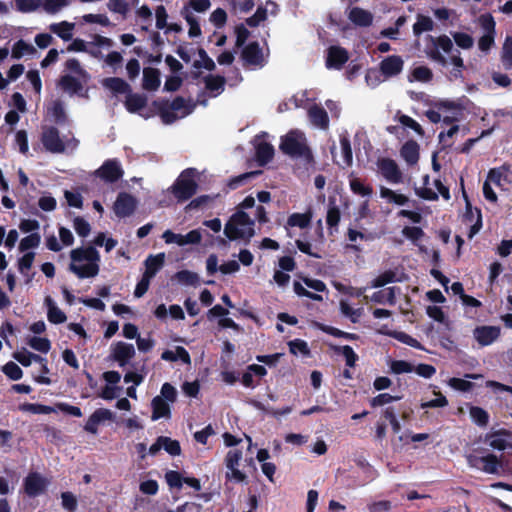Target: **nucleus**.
I'll return each instance as SVG.
<instances>
[{
	"label": "nucleus",
	"mask_w": 512,
	"mask_h": 512,
	"mask_svg": "<svg viewBox=\"0 0 512 512\" xmlns=\"http://www.w3.org/2000/svg\"><path fill=\"white\" fill-rule=\"evenodd\" d=\"M70 258L69 271L78 278H93L98 275L100 254L94 246L73 249Z\"/></svg>",
	"instance_id": "f257e3e1"
},
{
	"label": "nucleus",
	"mask_w": 512,
	"mask_h": 512,
	"mask_svg": "<svg viewBox=\"0 0 512 512\" xmlns=\"http://www.w3.org/2000/svg\"><path fill=\"white\" fill-rule=\"evenodd\" d=\"M283 154L303 162L306 166L315 163L314 155L307 143L305 134L300 130H290L281 136L279 145Z\"/></svg>",
	"instance_id": "f03ea898"
},
{
	"label": "nucleus",
	"mask_w": 512,
	"mask_h": 512,
	"mask_svg": "<svg viewBox=\"0 0 512 512\" xmlns=\"http://www.w3.org/2000/svg\"><path fill=\"white\" fill-rule=\"evenodd\" d=\"M224 234L230 241L243 239L248 243L255 235L254 220L246 212L237 211L225 224Z\"/></svg>",
	"instance_id": "7ed1b4c3"
},
{
	"label": "nucleus",
	"mask_w": 512,
	"mask_h": 512,
	"mask_svg": "<svg viewBox=\"0 0 512 512\" xmlns=\"http://www.w3.org/2000/svg\"><path fill=\"white\" fill-rule=\"evenodd\" d=\"M198 172L195 168L183 170L171 187L172 194L178 202L189 200L196 192L198 184L195 180Z\"/></svg>",
	"instance_id": "20e7f679"
},
{
	"label": "nucleus",
	"mask_w": 512,
	"mask_h": 512,
	"mask_svg": "<svg viewBox=\"0 0 512 512\" xmlns=\"http://www.w3.org/2000/svg\"><path fill=\"white\" fill-rule=\"evenodd\" d=\"M41 143L50 153L61 154L65 151V144L60 137L59 130L54 126L43 127Z\"/></svg>",
	"instance_id": "39448f33"
},
{
	"label": "nucleus",
	"mask_w": 512,
	"mask_h": 512,
	"mask_svg": "<svg viewBox=\"0 0 512 512\" xmlns=\"http://www.w3.org/2000/svg\"><path fill=\"white\" fill-rule=\"evenodd\" d=\"M432 42L434 48L427 51V55L433 61L439 63L442 66L447 65V59L441 54L439 49L445 53H450L453 49V42L447 35H441L439 37L428 36Z\"/></svg>",
	"instance_id": "423d86ee"
},
{
	"label": "nucleus",
	"mask_w": 512,
	"mask_h": 512,
	"mask_svg": "<svg viewBox=\"0 0 512 512\" xmlns=\"http://www.w3.org/2000/svg\"><path fill=\"white\" fill-rule=\"evenodd\" d=\"M95 175L106 183H115L123 177L124 170L117 159H108L95 171Z\"/></svg>",
	"instance_id": "0eeeda50"
},
{
	"label": "nucleus",
	"mask_w": 512,
	"mask_h": 512,
	"mask_svg": "<svg viewBox=\"0 0 512 512\" xmlns=\"http://www.w3.org/2000/svg\"><path fill=\"white\" fill-rule=\"evenodd\" d=\"M48 482L38 472H30L23 482L24 492L30 498H35L46 491Z\"/></svg>",
	"instance_id": "6e6552de"
},
{
	"label": "nucleus",
	"mask_w": 512,
	"mask_h": 512,
	"mask_svg": "<svg viewBox=\"0 0 512 512\" xmlns=\"http://www.w3.org/2000/svg\"><path fill=\"white\" fill-rule=\"evenodd\" d=\"M135 356L133 344L118 341L111 345L110 358L117 362L120 367H124Z\"/></svg>",
	"instance_id": "1a4fd4ad"
},
{
	"label": "nucleus",
	"mask_w": 512,
	"mask_h": 512,
	"mask_svg": "<svg viewBox=\"0 0 512 512\" xmlns=\"http://www.w3.org/2000/svg\"><path fill=\"white\" fill-rule=\"evenodd\" d=\"M137 207V201L134 196L129 193L121 192L118 194L114 202V212L120 218H125L134 213Z\"/></svg>",
	"instance_id": "9d476101"
},
{
	"label": "nucleus",
	"mask_w": 512,
	"mask_h": 512,
	"mask_svg": "<svg viewBox=\"0 0 512 512\" xmlns=\"http://www.w3.org/2000/svg\"><path fill=\"white\" fill-rule=\"evenodd\" d=\"M241 58L246 65L260 67L264 65L263 51L257 41L250 42L242 47Z\"/></svg>",
	"instance_id": "9b49d317"
},
{
	"label": "nucleus",
	"mask_w": 512,
	"mask_h": 512,
	"mask_svg": "<svg viewBox=\"0 0 512 512\" xmlns=\"http://www.w3.org/2000/svg\"><path fill=\"white\" fill-rule=\"evenodd\" d=\"M404 67V61L399 55H391L384 58L379 64V71L385 79L399 75Z\"/></svg>",
	"instance_id": "f8f14e48"
},
{
	"label": "nucleus",
	"mask_w": 512,
	"mask_h": 512,
	"mask_svg": "<svg viewBox=\"0 0 512 512\" xmlns=\"http://www.w3.org/2000/svg\"><path fill=\"white\" fill-rule=\"evenodd\" d=\"M349 60L348 51L341 46H330L327 50L326 67L328 69L340 70Z\"/></svg>",
	"instance_id": "ddd939ff"
},
{
	"label": "nucleus",
	"mask_w": 512,
	"mask_h": 512,
	"mask_svg": "<svg viewBox=\"0 0 512 512\" xmlns=\"http://www.w3.org/2000/svg\"><path fill=\"white\" fill-rule=\"evenodd\" d=\"M114 413L106 408H98L96 409L88 418L86 424L84 425V430L91 434L98 433V426L107 420H113Z\"/></svg>",
	"instance_id": "4468645a"
},
{
	"label": "nucleus",
	"mask_w": 512,
	"mask_h": 512,
	"mask_svg": "<svg viewBox=\"0 0 512 512\" xmlns=\"http://www.w3.org/2000/svg\"><path fill=\"white\" fill-rule=\"evenodd\" d=\"M378 168L385 179L391 183H400L402 173L397 163L390 158H382L378 161Z\"/></svg>",
	"instance_id": "2eb2a0df"
},
{
	"label": "nucleus",
	"mask_w": 512,
	"mask_h": 512,
	"mask_svg": "<svg viewBox=\"0 0 512 512\" xmlns=\"http://www.w3.org/2000/svg\"><path fill=\"white\" fill-rule=\"evenodd\" d=\"M500 336V328L496 326H480L474 330V337L482 346L492 344Z\"/></svg>",
	"instance_id": "dca6fc26"
},
{
	"label": "nucleus",
	"mask_w": 512,
	"mask_h": 512,
	"mask_svg": "<svg viewBox=\"0 0 512 512\" xmlns=\"http://www.w3.org/2000/svg\"><path fill=\"white\" fill-rule=\"evenodd\" d=\"M341 220L340 208L336 205L335 198H329L327 213H326V224L329 230V234L333 235L338 232V225Z\"/></svg>",
	"instance_id": "f3484780"
},
{
	"label": "nucleus",
	"mask_w": 512,
	"mask_h": 512,
	"mask_svg": "<svg viewBox=\"0 0 512 512\" xmlns=\"http://www.w3.org/2000/svg\"><path fill=\"white\" fill-rule=\"evenodd\" d=\"M160 84V71L157 68L146 67L143 69L142 87L144 90L156 91Z\"/></svg>",
	"instance_id": "a211bd4d"
},
{
	"label": "nucleus",
	"mask_w": 512,
	"mask_h": 512,
	"mask_svg": "<svg viewBox=\"0 0 512 512\" xmlns=\"http://www.w3.org/2000/svg\"><path fill=\"white\" fill-rule=\"evenodd\" d=\"M475 461L473 464L477 466L478 464H482L481 469L489 474H495L498 472V469L501 466V462L495 454H488L482 457H475L474 459L470 458V462Z\"/></svg>",
	"instance_id": "6ab92c4d"
},
{
	"label": "nucleus",
	"mask_w": 512,
	"mask_h": 512,
	"mask_svg": "<svg viewBox=\"0 0 512 512\" xmlns=\"http://www.w3.org/2000/svg\"><path fill=\"white\" fill-rule=\"evenodd\" d=\"M164 263H165V254L163 252L158 253L156 255H149L144 262L145 271L143 274L150 278L155 277V275L164 266Z\"/></svg>",
	"instance_id": "aec40b11"
},
{
	"label": "nucleus",
	"mask_w": 512,
	"mask_h": 512,
	"mask_svg": "<svg viewBox=\"0 0 512 512\" xmlns=\"http://www.w3.org/2000/svg\"><path fill=\"white\" fill-rule=\"evenodd\" d=\"M348 18L353 24L360 27H368L373 22V15L360 7H353L348 14Z\"/></svg>",
	"instance_id": "412c9836"
},
{
	"label": "nucleus",
	"mask_w": 512,
	"mask_h": 512,
	"mask_svg": "<svg viewBox=\"0 0 512 512\" xmlns=\"http://www.w3.org/2000/svg\"><path fill=\"white\" fill-rule=\"evenodd\" d=\"M308 116L312 124L321 128L327 129L329 126V117L326 110L318 105H313L308 110Z\"/></svg>",
	"instance_id": "4be33fe9"
},
{
	"label": "nucleus",
	"mask_w": 512,
	"mask_h": 512,
	"mask_svg": "<svg viewBox=\"0 0 512 512\" xmlns=\"http://www.w3.org/2000/svg\"><path fill=\"white\" fill-rule=\"evenodd\" d=\"M275 150L272 144L260 142L255 148V158L260 166H265L274 157Z\"/></svg>",
	"instance_id": "5701e85b"
},
{
	"label": "nucleus",
	"mask_w": 512,
	"mask_h": 512,
	"mask_svg": "<svg viewBox=\"0 0 512 512\" xmlns=\"http://www.w3.org/2000/svg\"><path fill=\"white\" fill-rule=\"evenodd\" d=\"M152 105L158 111L164 124H172L177 120L178 117L175 111L170 109L168 100H154Z\"/></svg>",
	"instance_id": "b1692460"
},
{
	"label": "nucleus",
	"mask_w": 512,
	"mask_h": 512,
	"mask_svg": "<svg viewBox=\"0 0 512 512\" xmlns=\"http://www.w3.org/2000/svg\"><path fill=\"white\" fill-rule=\"evenodd\" d=\"M147 96L139 93H127L125 100V108L130 113H138L141 109L147 105Z\"/></svg>",
	"instance_id": "393cba45"
},
{
	"label": "nucleus",
	"mask_w": 512,
	"mask_h": 512,
	"mask_svg": "<svg viewBox=\"0 0 512 512\" xmlns=\"http://www.w3.org/2000/svg\"><path fill=\"white\" fill-rule=\"evenodd\" d=\"M401 157L409 165H414L419 160V145L414 140L405 142L400 150Z\"/></svg>",
	"instance_id": "a878e982"
},
{
	"label": "nucleus",
	"mask_w": 512,
	"mask_h": 512,
	"mask_svg": "<svg viewBox=\"0 0 512 512\" xmlns=\"http://www.w3.org/2000/svg\"><path fill=\"white\" fill-rule=\"evenodd\" d=\"M152 420L156 421L160 418L170 417L171 409L167 401H165L161 396H156L152 399Z\"/></svg>",
	"instance_id": "bb28decb"
},
{
	"label": "nucleus",
	"mask_w": 512,
	"mask_h": 512,
	"mask_svg": "<svg viewBox=\"0 0 512 512\" xmlns=\"http://www.w3.org/2000/svg\"><path fill=\"white\" fill-rule=\"evenodd\" d=\"M313 213L311 210L305 213H292L289 215L286 228L288 227H299L300 229L307 228L312 221Z\"/></svg>",
	"instance_id": "cd10ccee"
},
{
	"label": "nucleus",
	"mask_w": 512,
	"mask_h": 512,
	"mask_svg": "<svg viewBox=\"0 0 512 512\" xmlns=\"http://www.w3.org/2000/svg\"><path fill=\"white\" fill-rule=\"evenodd\" d=\"M103 85L115 94H127L131 92V86L124 79L119 77L105 78Z\"/></svg>",
	"instance_id": "c85d7f7f"
},
{
	"label": "nucleus",
	"mask_w": 512,
	"mask_h": 512,
	"mask_svg": "<svg viewBox=\"0 0 512 512\" xmlns=\"http://www.w3.org/2000/svg\"><path fill=\"white\" fill-rule=\"evenodd\" d=\"M396 290H399V288L393 286L376 291L372 294L371 300L378 304L388 303L394 305L396 303Z\"/></svg>",
	"instance_id": "c756f323"
},
{
	"label": "nucleus",
	"mask_w": 512,
	"mask_h": 512,
	"mask_svg": "<svg viewBox=\"0 0 512 512\" xmlns=\"http://www.w3.org/2000/svg\"><path fill=\"white\" fill-rule=\"evenodd\" d=\"M74 27V23H70L68 21H61L59 23L51 24L49 26V29L52 33L56 34L62 40L69 41L72 39V31Z\"/></svg>",
	"instance_id": "7c9ffc66"
},
{
	"label": "nucleus",
	"mask_w": 512,
	"mask_h": 512,
	"mask_svg": "<svg viewBox=\"0 0 512 512\" xmlns=\"http://www.w3.org/2000/svg\"><path fill=\"white\" fill-rule=\"evenodd\" d=\"M59 85L61 88L70 94H80L83 90L82 83L71 75H63L60 77Z\"/></svg>",
	"instance_id": "2f4dec72"
},
{
	"label": "nucleus",
	"mask_w": 512,
	"mask_h": 512,
	"mask_svg": "<svg viewBox=\"0 0 512 512\" xmlns=\"http://www.w3.org/2000/svg\"><path fill=\"white\" fill-rule=\"evenodd\" d=\"M36 53L35 47L24 41L23 39H19L13 44L11 56L13 59H20L24 55H34Z\"/></svg>",
	"instance_id": "473e14b6"
},
{
	"label": "nucleus",
	"mask_w": 512,
	"mask_h": 512,
	"mask_svg": "<svg viewBox=\"0 0 512 512\" xmlns=\"http://www.w3.org/2000/svg\"><path fill=\"white\" fill-rule=\"evenodd\" d=\"M500 435H508V432L504 429L487 433L485 436V442L489 444L493 449L503 451L507 447V441L504 438H501Z\"/></svg>",
	"instance_id": "72a5a7b5"
},
{
	"label": "nucleus",
	"mask_w": 512,
	"mask_h": 512,
	"mask_svg": "<svg viewBox=\"0 0 512 512\" xmlns=\"http://www.w3.org/2000/svg\"><path fill=\"white\" fill-rule=\"evenodd\" d=\"M181 15L184 17L189 25L188 35L190 38H195L201 35V27L198 20L193 16L187 6L181 10Z\"/></svg>",
	"instance_id": "f704fd0d"
},
{
	"label": "nucleus",
	"mask_w": 512,
	"mask_h": 512,
	"mask_svg": "<svg viewBox=\"0 0 512 512\" xmlns=\"http://www.w3.org/2000/svg\"><path fill=\"white\" fill-rule=\"evenodd\" d=\"M469 414L473 423L478 427L484 428L489 424L490 416L485 409L472 405L469 407Z\"/></svg>",
	"instance_id": "c9c22d12"
},
{
	"label": "nucleus",
	"mask_w": 512,
	"mask_h": 512,
	"mask_svg": "<svg viewBox=\"0 0 512 512\" xmlns=\"http://www.w3.org/2000/svg\"><path fill=\"white\" fill-rule=\"evenodd\" d=\"M434 22L429 16L422 14L417 15V21L413 24V33L419 37L423 32L432 31Z\"/></svg>",
	"instance_id": "e433bc0d"
},
{
	"label": "nucleus",
	"mask_w": 512,
	"mask_h": 512,
	"mask_svg": "<svg viewBox=\"0 0 512 512\" xmlns=\"http://www.w3.org/2000/svg\"><path fill=\"white\" fill-rule=\"evenodd\" d=\"M13 358L16 361H18L21 365H23L24 367L30 366L33 360L36 361V362H43L44 361L43 357H41L38 354H34V353L28 351L25 348H23L20 351L15 352L13 354Z\"/></svg>",
	"instance_id": "4c0bfd02"
},
{
	"label": "nucleus",
	"mask_w": 512,
	"mask_h": 512,
	"mask_svg": "<svg viewBox=\"0 0 512 512\" xmlns=\"http://www.w3.org/2000/svg\"><path fill=\"white\" fill-rule=\"evenodd\" d=\"M333 351L336 354H341L345 358L346 365L350 368L355 367L356 362L358 361V355L355 353L353 348L349 345L344 346H334Z\"/></svg>",
	"instance_id": "58836bf2"
},
{
	"label": "nucleus",
	"mask_w": 512,
	"mask_h": 512,
	"mask_svg": "<svg viewBox=\"0 0 512 512\" xmlns=\"http://www.w3.org/2000/svg\"><path fill=\"white\" fill-rule=\"evenodd\" d=\"M386 335L398 340L399 342L406 344L410 347L416 348V349H423L422 344L409 334L403 332V331H389L386 333Z\"/></svg>",
	"instance_id": "ea45409f"
},
{
	"label": "nucleus",
	"mask_w": 512,
	"mask_h": 512,
	"mask_svg": "<svg viewBox=\"0 0 512 512\" xmlns=\"http://www.w3.org/2000/svg\"><path fill=\"white\" fill-rule=\"evenodd\" d=\"M398 281L396 272L389 269L379 274L376 278L371 281V287L380 288L389 283H394Z\"/></svg>",
	"instance_id": "a19ab883"
},
{
	"label": "nucleus",
	"mask_w": 512,
	"mask_h": 512,
	"mask_svg": "<svg viewBox=\"0 0 512 512\" xmlns=\"http://www.w3.org/2000/svg\"><path fill=\"white\" fill-rule=\"evenodd\" d=\"M19 410L23 412H30L32 414H51L55 409L51 406L39 403H24L19 406Z\"/></svg>",
	"instance_id": "79ce46f5"
},
{
	"label": "nucleus",
	"mask_w": 512,
	"mask_h": 512,
	"mask_svg": "<svg viewBox=\"0 0 512 512\" xmlns=\"http://www.w3.org/2000/svg\"><path fill=\"white\" fill-rule=\"evenodd\" d=\"M205 87L209 91H223L226 83V79L221 75H207L204 78Z\"/></svg>",
	"instance_id": "37998d69"
},
{
	"label": "nucleus",
	"mask_w": 512,
	"mask_h": 512,
	"mask_svg": "<svg viewBox=\"0 0 512 512\" xmlns=\"http://www.w3.org/2000/svg\"><path fill=\"white\" fill-rule=\"evenodd\" d=\"M196 104H187L186 100L182 96L175 97L171 103H169V107L173 111H183L182 116H187L194 110Z\"/></svg>",
	"instance_id": "c03bdc74"
},
{
	"label": "nucleus",
	"mask_w": 512,
	"mask_h": 512,
	"mask_svg": "<svg viewBox=\"0 0 512 512\" xmlns=\"http://www.w3.org/2000/svg\"><path fill=\"white\" fill-rule=\"evenodd\" d=\"M50 115L53 117L54 122L58 125H63L67 121V115L63 106V103L60 100H56L51 109Z\"/></svg>",
	"instance_id": "a18cd8bd"
},
{
	"label": "nucleus",
	"mask_w": 512,
	"mask_h": 512,
	"mask_svg": "<svg viewBox=\"0 0 512 512\" xmlns=\"http://www.w3.org/2000/svg\"><path fill=\"white\" fill-rule=\"evenodd\" d=\"M289 352L293 355H297L298 353L303 356H310V349L305 340L302 339H294L288 342Z\"/></svg>",
	"instance_id": "49530a36"
},
{
	"label": "nucleus",
	"mask_w": 512,
	"mask_h": 512,
	"mask_svg": "<svg viewBox=\"0 0 512 512\" xmlns=\"http://www.w3.org/2000/svg\"><path fill=\"white\" fill-rule=\"evenodd\" d=\"M351 191L360 196H370L373 193V188L370 185H365L359 178L350 180Z\"/></svg>",
	"instance_id": "de8ad7c7"
},
{
	"label": "nucleus",
	"mask_w": 512,
	"mask_h": 512,
	"mask_svg": "<svg viewBox=\"0 0 512 512\" xmlns=\"http://www.w3.org/2000/svg\"><path fill=\"white\" fill-rule=\"evenodd\" d=\"M162 448L172 456H178L181 453V446L179 441L173 440L170 437L160 436Z\"/></svg>",
	"instance_id": "09e8293b"
},
{
	"label": "nucleus",
	"mask_w": 512,
	"mask_h": 512,
	"mask_svg": "<svg viewBox=\"0 0 512 512\" xmlns=\"http://www.w3.org/2000/svg\"><path fill=\"white\" fill-rule=\"evenodd\" d=\"M198 55L201 58V61H198V60L194 61V63H193L194 68L199 69V68L203 67L208 71L215 70L216 65H215L214 61L208 56L207 52L203 48H200L198 50Z\"/></svg>",
	"instance_id": "8fccbe9b"
},
{
	"label": "nucleus",
	"mask_w": 512,
	"mask_h": 512,
	"mask_svg": "<svg viewBox=\"0 0 512 512\" xmlns=\"http://www.w3.org/2000/svg\"><path fill=\"white\" fill-rule=\"evenodd\" d=\"M14 2L16 10L21 13L34 12L41 5V0H14Z\"/></svg>",
	"instance_id": "3c124183"
},
{
	"label": "nucleus",
	"mask_w": 512,
	"mask_h": 512,
	"mask_svg": "<svg viewBox=\"0 0 512 512\" xmlns=\"http://www.w3.org/2000/svg\"><path fill=\"white\" fill-rule=\"evenodd\" d=\"M176 278L178 279L179 282L186 285L196 286L199 284L198 274L189 270H181L177 272Z\"/></svg>",
	"instance_id": "603ef678"
},
{
	"label": "nucleus",
	"mask_w": 512,
	"mask_h": 512,
	"mask_svg": "<svg viewBox=\"0 0 512 512\" xmlns=\"http://www.w3.org/2000/svg\"><path fill=\"white\" fill-rule=\"evenodd\" d=\"M41 237L38 233H31L30 235L24 237L19 244V250L21 252L27 251L29 249H33L39 246Z\"/></svg>",
	"instance_id": "864d4df0"
},
{
	"label": "nucleus",
	"mask_w": 512,
	"mask_h": 512,
	"mask_svg": "<svg viewBox=\"0 0 512 512\" xmlns=\"http://www.w3.org/2000/svg\"><path fill=\"white\" fill-rule=\"evenodd\" d=\"M3 373L11 380L17 381L22 378V369L14 362L9 361L2 368Z\"/></svg>",
	"instance_id": "5fc2aeb1"
},
{
	"label": "nucleus",
	"mask_w": 512,
	"mask_h": 512,
	"mask_svg": "<svg viewBox=\"0 0 512 512\" xmlns=\"http://www.w3.org/2000/svg\"><path fill=\"white\" fill-rule=\"evenodd\" d=\"M165 480L170 488L181 489L184 484V477L180 472L174 470L165 473Z\"/></svg>",
	"instance_id": "6e6d98bb"
},
{
	"label": "nucleus",
	"mask_w": 512,
	"mask_h": 512,
	"mask_svg": "<svg viewBox=\"0 0 512 512\" xmlns=\"http://www.w3.org/2000/svg\"><path fill=\"white\" fill-rule=\"evenodd\" d=\"M452 37L456 45L462 49H470L473 47L474 40L471 35L464 32H454Z\"/></svg>",
	"instance_id": "4d7b16f0"
},
{
	"label": "nucleus",
	"mask_w": 512,
	"mask_h": 512,
	"mask_svg": "<svg viewBox=\"0 0 512 512\" xmlns=\"http://www.w3.org/2000/svg\"><path fill=\"white\" fill-rule=\"evenodd\" d=\"M28 344L31 348L41 353H48L51 349V342L47 338L32 337Z\"/></svg>",
	"instance_id": "13d9d810"
},
{
	"label": "nucleus",
	"mask_w": 512,
	"mask_h": 512,
	"mask_svg": "<svg viewBox=\"0 0 512 512\" xmlns=\"http://www.w3.org/2000/svg\"><path fill=\"white\" fill-rule=\"evenodd\" d=\"M448 385L451 388H453L457 391H461V392H469L474 387L473 382L468 381L466 379L457 378V377L450 378L448 381Z\"/></svg>",
	"instance_id": "bf43d9fd"
},
{
	"label": "nucleus",
	"mask_w": 512,
	"mask_h": 512,
	"mask_svg": "<svg viewBox=\"0 0 512 512\" xmlns=\"http://www.w3.org/2000/svg\"><path fill=\"white\" fill-rule=\"evenodd\" d=\"M412 76L419 82H430L433 79L432 70L427 66L415 67L412 71Z\"/></svg>",
	"instance_id": "052dcab7"
},
{
	"label": "nucleus",
	"mask_w": 512,
	"mask_h": 512,
	"mask_svg": "<svg viewBox=\"0 0 512 512\" xmlns=\"http://www.w3.org/2000/svg\"><path fill=\"white\" fill-rule=\"evenodd\" d=\"M69 4L68 0H44L42 7L48 14H56Z\"/></svg>",
	"instance_id": "680f3d73"
},
{
	"label": "nucleus",
	"mask_w": 512,
	"mask_h": 512,
	"mask_svg": "<svg viewBox=\"0 0 512 512\" xmlns=\"http://www.w3.org/2000/svg\"><path fill=\"white\" fill-rule=\"evenodd\" d=\"M267 18V10L263 6H259L256 12L246 18L245 22L249 27H257L261 22L265 21Z\"/></svg>",
	"instance_id": "e2e57ef3"
},
{
	"label": "nucleus",
	"mask_w": 512,
	"mask_h": 512,
	"mask_svg": "<svg viewBox=\"0 0 512 512\" xmlns=\"http://www.w3.org/2000/svg\"><path fill=\"white\" fill-rule=\"evenodd\" d=\"M390 369L394 374L411 373L414 371V366L405 360H393Z\"/></svg>",
	"instance_id": "0e129e2a"
},
{
	"label": "nucleus",
	"mask_w": 512,
	"mask_h": 512,
	"mask_svg": "<svg viewBox=\"0 0 512 512\" xmlns=\"http://www.w3.org/2000/svg\"><path fill=\"white\" fill-rule=\"evenodd\" d=\"M62 507L68 512H75L77 510V499L72 492L66 491L61 493Z\"/></svg>",
	"instance_id": "69168bd1"
},
{
	"label": "nucleus",
	"mask_w": 512,
	"mask_h": 512,
	"mask_svg": "<svg viewBox=\"0 0 512 512\" xmlns=\"http://www.w3.org/2000/svg\"><path fill=\"white\" fill-rule=\"evenodd\" d=\"M502 63L506 69H512V37H507L504 42Z\"/></svg>",
	"instance_id": "338daca9"
},
{
	"label": "nucleus",
	"mask_w": 512,
	"mask_h": 512,
	"mask_svg": "<svg viewBox=\"0 0 512 512\" xmlns=\"http://www.w3.org/2000/svg\"><path fill=\"white\" fill-rule=\"evenodd\" d=\"M73 226L80 237H87L91 231L90 224L80 216L74 218Z\"/></svg>",
	"instance_id": "774afa93"
}]
</instances>
